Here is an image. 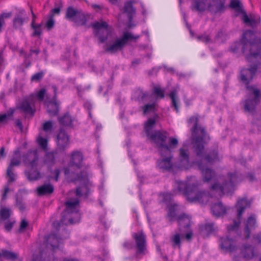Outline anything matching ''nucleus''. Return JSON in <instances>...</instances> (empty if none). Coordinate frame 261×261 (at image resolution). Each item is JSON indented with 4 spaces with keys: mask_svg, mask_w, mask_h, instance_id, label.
Listing matches in <instances>:
<instances>
[{
    "mask_svg": "<svg viewBox=\"0 0 261 261\" xmlns=\"http://www.w3.org/2000/svg\"><path fill=\"white\" fill-rule=\"evenodd\" d=\"M242 40L243 50L248 52L246 59L253 64L249 68H243L240 74L241 81L245 84L247 89L252 94L244 101V109L245 112L254 115L256 107L260 101V91L248 85L252 80L258 69L261 66V38L256 36L252 31H248L244 34Z\"/></svg>",
    "mask_w": 261,
    "mask_h": 261,
    "instance_id": "f257e3e1",
    "label": "nucleus"
},
{
    "mask_svg": "<svg viewBox=\"0 0 261 261\" xmlns=\"http://www.w3.org/2000/svg\"><path fill=\"white\" fill-rule=\"evenodd\" d=\"M200 185V181L194 176L188 177L185 181L176 180L174 186L173 194L169 192L161 193L159 195L160 200L164 202H169L173 195L179 193L184 195L191 202H206L208 200V194L204 191L198 190Z\"/></svg>",
    "mask_w": 261,
    "mask_h": 261,
    "instance_id": "f03ea898",
    "label": "nucleus"
},
{
    "mask_svg": "<svg viewBox=\"0 0 261 261\" xmlns=\"http://www.w3.org/2000/svg\"><path fill=\"white\" fill-rule=\"evenodd\" d=\"M194 148V152L199 159L197 164L201 171L203 181L206 182L215 181L216 178V173L213 170L208 168L206 163L213 164L219 162L222 157L215 150H209L207 148Z\"/></svg>",
    "mask_w": 261,
    "mask_h": 261,
    "instance_id": "7ed1b4c3",
    "label": "nucleus"
},
{
    "mask_svg": "<svg viewBox=\"0 0 261 261\" xmlns=\"http://www.w3.org/2000/svg\"><path fill=\"white\" fill-rule=\"evenodd\" d=\"M200 116L198 114L191 116L187 120L189 124H193L190 129L191 136L183 144V147H204L210 140V137L205 126L198 124Z\"/></svg>",
    "mask_w": 261,
    "mask_h": 261,
    "instance_id": "20e7f679",
    "label": "nucleus"
},
{
    "mask_svg": "<svg viewBox=\"0 0 261 261\" xmlns=\"http://www.w3.org/2000/svg\"><path fill=\"white\" fill-rule=\"evenodd\" d=\"M243 179L236 171L229 172L227 177H220L217 182L213 184L211 189L219 192V195L229 193L234 190L236 185Z\"/></svg>",
    "mask_w": 261,
    "mask_h": 261,
    "instance_id": "39448f33",
    "label": "nucleus"
},
{
    "mask_svg": "<svg viewBox=\"0 0 261 261\" xmlns=\"http://www.w3.org/2000/svg\"><path fill=\"white\" fill-rule=\"evenodd\" d=\"M193 3L191 6L193 10L202 12L205 10L207 3L208 0H193ZM225 0H211L208 4V10L213 14L216 15L222 13L225 11Z\"/></svg>",
    "mask_w": 261,
    "mask_h": 261,
    "instance_id": "423d86ee",
    "label": "nucleus"
},
{
    "mask_svg": "<svg viewBox=\"0 0 261 261\" xmlns=\"http://www.w3.org/2000/svg\"><path fill=\"white\" fill-rule=\"evenodd\" d=\"M65 204L66 210L63 213L61 223L68 225L79 222L81 218V215L79 212V200H69Z\"/></svg>",
    "mask_w": 261,
    "mask_h": 261,
    "instance_id": "0eeeda50",
    "label": "nucleus"
},
{
    "mask_svg": "<svg viewBox=\"0 0 261 261\" xmlns=\"http://www.w3.org/2000/svg\"><path fill=\"white\" fill-rule=\"evenodd\" d=\"M169 133L165 130H154L147 137L151 142L158 147L176 146L178 144L177 139L174 137L168 138Z\"/></svg>",
    "mask_w": 261,
    "mask_h": 261,
    "instance_id": "6e6552de",
    "label": "nucleus"
},
{
    "mask_svg": "<svg viewBox=\"0 0 261 261\" xmlns=\"http://www.w3.org/2000/svg\"><path fill=\"white\" fill-rule=\"evenodd\" d=\"M171 148H159V152L162 159L157 162V167L163 170L170 171L174 166L171 162L172 155Z\"/></svg>",
    "mask_w": 261,
    "mask_h": 261,
    "instance_id": "1a4fd4ad",
    "label": "nucleus"
},
{
    "mask_svg": "<svg viewBox=\"0 0 261 261\" xmlns=\"http://www.w3.org/2000/svg\"><path fill=\"white\" fill-rule=\"evenodd\" d=\"M94 29L96 36L98 37L100 43H104L107 39L111 32V28L107 22L100 20L91 24Z\"/></svg>",
    "mask_w": 261,
    "mask_h": 261,
    "instance_id": "9d476101",
    "label": "nucleus"
},
{
    "mask_svg": "<svg viewBox=\"0 0 261 261\" xmlns=\"http://www.w3.org/2000/svg\"><path fill=\"white\" fill-rule=\"evenodd\" d=\"M250 205V202L245 198H243L238 200L236 204L238 221H234L233 225L228 226L227 229L228 232L233 231L239 227L240 223V220L242 218V216L244 210L249 207Z\"/></svg>",
    "mask_w": 261,
    "mask_h": 261,
    "instance_id": "9b49d317",
    "label": "nucleus"
},
{
    "mask_svg": "<svg viewBox=\"0 0 261 261\" xmlns=\"http://www.w3.org/2000/svg\"><path fill=\"white\" fill-rule=\"evenodd\" d=\"M76 180H79L81 183V186L76 188V195L80 197H86L88 195L89 186L91 185L87 174L85 172L81 173V175L77 176Z\"/></svg>",
    "mask_w": 261,
    "mask_h": 261,
    "instance_id": "f8f14e48",
    "label": "nucleus"
},
{
    "mask_svg": "<svg viewBox=\"0 0 261 261\" xmlns=\"http://www.w3.org/2000/svg\"><path fill=\"white\" fill-rule=\"evenodd\" d=\"M132 237L135 240L138 249L137 255H144L146 253V236L142 232L134 233Z\"/></svg>",
    "mask_w": 261,
    "mask_h": 261,
    "instance_id": "ddd939ff",
    "label": "nucleus"
},
{
    "mask_svg": "<svg viewBox=\"0 0 261 261\" xmlns=\"http://www.w3.org/2000/svg\"><path fill=\"white\" fill-rule=\"evenodd\" d=\"M175 166L181 169H187L190 167L189 151L187 148H180L179 162Z\"/></svg>",
    "mask_w": 261,
    "mask_h": 261,
    "instance_id": "4468645a",
    "label": "nucleus"
},
{
    "mask_svg": "<svg viewBox=\"0 0 261 261\" xmlns=\"http://www.w3.org/2000/svg\"><path fill=\"white\" fill-rule=\"evenodd\" d=\"M38 156L36 150L29 151L27 153L23 150L22 161L26 164L30 165L32 168H34L37 165Z\"/></svg>",
    "mask_w": 261,
    "mask_h": 261,
    "instance_id": "2eb2a0df",
    "label": "nucleus"
},
{
    "mask_svg": "<svg viewBox=\"0 0 261 261\" xmlns=\"http://www.w3.org/2000/svg\"><path fill=\"white\" fill-rule=\"evenodd\" d=\"M220 246L221 249L225 252H233L237 249L235 240L228 237L220 239Z\"/></svg>",
    "mask_w": 261,
    "mask_h": 261,
    "instance_id": "dca6fc26",
    "label": "nucleus"
},
{
    "mask_svg": "<svg viewBox=\"0 0 261 261\" xmlns=\"http://www.w3.org/2000/svg\"><path fill=\"white\" fill-rule=\"evenodd\" d=\"M130 36L128 34H123L122 38L116 40L112 45L107 47L106 51L111 53H114L117 50L121 49L126 43L127 39Z\"/></svg>",
    "mask_w": 261,
    "mask_h": 261,
    "instance_id": "f3484780",
    "label": "nucleus"
},
{
    "mask_svg": "<svg viewBox=\"0 0 261 261\" xmlns=\"http://www.w3.org/2000/svg\"><path fill=\"white\" fill-rule=\"evenodd\" d=\"M14 168L15 167H14L8 165L6 173L7 176L8 177V184L5 187L4 193L2 196V200H5L7 198V194L10 190L9 185L16 180L17 175L14 172Z\"/></svg>",
    "mask_w": 261,
    "mask_h": 261,
    "instance_id": "a211bd4d",
    "label": "nucleus"
},
{
    "mask_svg": "<svg viewBox=\"0 0 261 261\" xmlns=\"http://www.w3.org/2000/svg\"><path fill=\"white\" fill-rule=\"evenodd\" d=\"M33 94H31L29 97L24 98L19 104L18 108L27 114H30L33 115L35 110L31 106V101L33 100Z\"/></svg>",
    "mask_w": 261,
    "mask_h": 261,
    "instance_id": "6ab92c4d",
    "label": "nucleus"
},
{
    "mask_svg": "<svg viewBox=\"0 0 261 261\" xmlns=\"http://www.w3.org/2000/svg\"><path fill=\"white\" fill-rule=\"evenodd\" d=\"M23 148H18L15 149L11 158L9 166L12 167H18L20 165L21 161H22V156L23 153Z\"/></svg>",
    "mask_w": 261,
    "mask_h": 261,
    "instance_id": "aec40b11",
    "label": "nucleus"
},
{
    "mask_svg": "<svg viewBox=\"0 0 261 261\" xmlns=\"http://www.w3.org/2000/svg\"><path fill=\"white\" fill-rule=\"evenodd\" d=\"M58 147H66L69 144V136L63 128H60L57 137Z\"/></svg>",
    "mask_w": 261,
    "mask_h": 261,
    "instance_id": "412c9836",
    "label": "nucleus"
},
{
    "mask_svg": "<svg viewBox=\"0 0 261 261\" xmlns=\"http://www.w3.org/2000/svg\"><path fill=\"white\" fill-rule=\"evenodd\" d=\"M26 19L25 11L21 10L15 14L13 20V25L15 29H20Z\"/></svg>",
    "mask_w": 261,
    "mask_h": 261,
    "instance_id": "4be33fe9",
    "label": "nucleus"
},
{
    "mask_svg": "<svg viewBox=\"0 0 261 261\" xmlns=\"http://www.w3.org/2000/svg\"><path fill=\"white\" fill-rule=\"evenodd\" d=\"M58 121L61 125L73 127V123L76 121V120L75 118L72 117L69 113H66L58 117Z\"/></svg>",
    "mask_w": 261,
    "mask_h": 261,
    "instance_id": "5701e85b",
    "label": "nucleus"
},
{
    "mask_svg": "<svg viewBox=\"0 0 261 261\" xmlns=\"http://www.w3.org/2000/svg\"><path fill=\"white\" fill-rule=\"evenodd\" d=\"M135 2L134 1H129L126 2L124 4V12L127 14L129 22L133 21V17L136 14V9L133 6V4Z\"/></svg>",
    "mask_w": 261,
    "mask_h": 261,
    "instance_id": "b1692460",
    "label": "nucleus"
},
{
    "mask_svg": "<svg viewBox=\"0 0 261 261\" xmlns=\"http://www.w3.org/2000/svg\"><path fill=\"white\" fill-rule=\"evenodd\" d=\"M47 112L50 116H57L59 113V103L57 100H51L47 103Z\"/></svg>",
    "mask_w": 261,
    "mask_h": 261,
    "instance_id": "393cba45",
    "label": "nucleus"
},
{
    "mask_svg": "<svg viewBox=\"0 0 261 261\" xmlns=\"http://www.w3.org/2000/svg\"><path fill=\"white\" fill-rule=\"evenodd\" d=\"M214 215L220 217L226 213L227 208L221 202L214 204L211 208Z\"/></svg>",
    "mask_w": 261,
    "mask_h": 261,
    "instance_id": "a878e982",
    "label": "nucleus"
},
{
    "mask_svg": "<svg viewBox=\"0 0 261 261\" xmlns=\"http://www.w3.org/2000/svg\"><path fill=\"white\" fill-rule=\"evenodd\" d=\"M46 243L47 245H50L54 251H55L59 247L60 244L62 243L61 239L58 238L57 235L55 234H49L46 239Z\"/></svg>",
    "mask_w": 261,
    "mask_h": 261,
    "instance_id": "bb28decb",
    "label": "nucleus"
},
{
    "mask_svg": "<svg viewBox=\"0 0 261 261\" xmlns=\"http://www.w3.org/2000/svg\"><path fill=\"white\" fill-rule=\"evenodd\" d=\"M241 254L245 259H252L255 255L254 248L251 245H244L241 249Z\"/></svg>",
    "mask_w": 261,
    "mask_h": 261,
    "instance_id": "cd10ccee",
    "label": "nucleus"
},
{
    "mask_svg": "<svg viewBox=\"0 0 261 261\" xmlns=\"http://www.w3.org/2000/svg\"><path fill=\"white\" fill-rule=\"evenodd\" d=\"M184 239V234L176 232L170 236V241L173 248H180L181 243Z\"/></svg>",
    "mask_w": 261,
    "mask_h": 261,
    "instance_id": "c85d7f7f",
    "label": "nucleus"
},
{
    "mask_svg": "<svg viewBox=\"0 0 261 261\" xmlns=\"http://www.w3.org/2000/svg\"><path fill=\"white\" fill-rule=\"evenodd\" d=\"M169 96L171 100V107L174 108L176 112H178L179 99L177 90L176 89L172 90L169 93Z\"/></svg>",
    "mask_w": 261,
    "mask_h": 261,
    "instance_id": "c756f323",
    "label": "nucleus"
},
{
    "mask_svg": "<svg viewBox=\"0 0 261 261\" xmlns=\"http://www.w3.org/2000/svg\"><path fill=\"white\" fill-rule=\"evenodd\" d=\"M255 227L256 219L254 216L252 215L248 218L246 223L245 231L246 233V239H248L249 237L251 230L254 228Z\"/></svg>",
    "mask_w": 261,
    "mask_h": 261,
    "instance_id": "7c9ffc66",
    "label": "nucleus"
},
{
    "mask_svg": "<svg viewBox=\"0 0 261 261\" xmlns=\"http://www.w3.org/2000/svg\"><path fill=\"white\" fill-rule=\"evenodd\" d=\"M179 225L181 227H188L190 225L191 217L185 214L179 215L177 218Z\"/></svg>",
    "mask_w": 261,
    "mask_h": 261,
    "instance_id": "2f4dec72",
    "label": "nucleus"
},
{
    "mask_svg": "<svg viewBox=\"0 0 261 261\" xmlns=\"http://www.w3.org/2000/svg\"><path fill=\"white\" fill-rule=\"evenodd\" d=\"M53 191L54 187L51 184H44L37 188V192L39 195L49 194Z\"/></svg>",
    "mask_w": 261,
    "mask_h": 261,
    "instance_id": "473e14b6",
    "label": "nucleus"
},
{
    "mask_svg": "<svg viewBox=\"0 0 261 261\" xmlns=\"http://www.w3.org/2000/svg\"><path fill=\"white\" fill-rule=\"evenodd\" d=\"M155 123L156 121L154 118H149L145 123L144 130L147 137L153 132L152 128L154 127Z\"/></svg>",
    "mask_w": 261,
    "mask_h": 261,
    "instance_id": "72a5a7b5",
    "label": "nucleus"
},
{
    "mask_svg": "<svg viewBox=\"0 0 261 261\" xmlns=\"http://www.w3.org/2000/svg\"><path fill=\"white\" fill-rule=\"evenodd\" d=\"M83 159V155L80 152H74L72 154L71 163L73 165L80 168L82 166Z\"/></svg>",
    "mask_w": 261,
    "mask_h": 261,
    "instance_id": "f704fd0d",
    "label": "nucleus"
},
{
    "mask_svg": "<svg viewBox=\"0 0 261 261\" xmlns=\"http://www.w3.org/2000/svg\"><path fill=\"white\" fill-rule=\"evenodd\" d=\"M87 18L81 10L77 14L73 22L78 25H84L87 23Z\"/></svg>",
    "mask_w": 261,
    "mask_h": 261,
    "instance_id": "c9c22d12",
    "label": "nucleus"
},
{
    "mask_svg": "<svg viewBox=\"0 0 261 261\" xmlns=\"http://www.w3.org/2000/svg\"><path fill=\"white\" fill-rule=\"evenodd\" d=\"M79 11L80 10H77L72 6L68 7L65 14L66 19L73 21Z\"/></svg>",
    "mask_w": 261,
    "mask_h": 261,
    "instance_id": "e433bc0d",
    "label": "nucleus"
},
{
    "mask_svg": "<svg viewBox=\"0 0 261 261\" xmlns=\"http://www.w3.org/2000/svg\"><path fill=\"white\" fill-rule=\"evenodd\" d=\"M248 31H251V30H248V31H246L244 33L243 36V38L241 40V42L240 43L236 42V43H234L233 45H232L230 46V47L229 48V50H230V51L231 52H232L233 53H237V51H238V50L239 49V48L240 47L241 45H242V51L243 52V53L245 54L246 56L248 54V52H246V51L244 52V50H243V44L242 43V40L245 38H244V34H245V33H246ZM252 32L256 36L259 37L260 38V37L259 36L256 35L252 31Z\"/></svg>",
    "mask_w": 261,
    "mask_h": 261,
    "instance_id": "4c0bfd02",
    "label": "nucleus"
},
{
    "mask_svg": "<svg viewBox=\"0 0 261 261\" xmlns=\"http://www.w3.org/2000/svg\"><path fill=\"white\" fill-rule=\"evenodd\" d=\"M229 7L240 13L244 14L245 12L243 11L242 5L239 0H231L229 4Z\"/></svg>",
    "mask_w": 261,
    "mask_h": 261,
    "instance_id": "58836bf2",
    "label": "nucleus"
},
{
    "mask_svg": "<svg viewBox=\"0 0 261 261\" xmlns=\"http://www.w3.org/2000/svg\"><path fill=\"white\" fill-rule=\"evenodd\" d=\"M3 256L7 259L14 260L17 258L18 255L13 252H11L6 250H2L0 251V257Z\"/></svg>",
    "mask_w": 261,
    "mask_h": 261,
    "instance_id": "ea45409f",
    "label": "nucleus"
},
{
    "mask_svg": "<svg viewBox=\"0 0 261 261\" xmlns=\"http://www.w3.org/2000/svg\"><path fill=\"white\" fill-rule=\"evenodd\" d=\"M42 149V151L46 153L45 158V162L46 163L53 164L55 163V160L56 158V153L54 152H47V148H41Z\"/></svg>",
    "mask_w": 261,
    "mask_h": 261,
    "instance_id": "a19ab883",
    "label": "nucleus"
},
{
    "mask_svg": "<svg viewBox=\"0 0 261 261\" xmlns=\"http://www.w3.org/2000/svg\"><path fill=\"white\" fill-rule=\"evenodd\" d=\"M156 105L155 102L147 103L142 107L144 115H146L151 112H155L156 111Z\"/></svg>",
    "mask_w": 261,
    "mask_h": 261,
    "instance_id": "79ce46f5",
    "label": "nucleus"
},
{
    "mask_svg": "<svg viewBox=\"0 0 261 261\" xmlns=\"http://www.w3.org/2000/svg\"><path fill=\"white\" fill-rule=\"evenodd\" d=\"M26 175L30 180H36L41 178L40 173L32 168L30 171L26 173Z\"/></svg>",
    "mask_w": 261,
    "mask_h": 261,
    "instance_id": "37998d69",
    "label": "nucleus"
},
{
    "mask_svg": "<svg viewBox=\"0 0 261 261\" xmlns=\"http://www.w3.org/2000/svg\"><path fill=\"white\" fill-rule=\"evenodd\" d=\"M243 20L245 23L249 24L253 27H255L258 23L257 20L253 18L252 16H250V18H249L246 12L243 14Z\"/></svg>",
    "mask_w": 261,
    "mask_h": 261,
    "instance_id": "c03bdc74",
    "label": "nucleus"
},
{
    "mask_svg": "<svg viewBox=\"0 0 261 261\" xmlns=\"http://www.w3.org/2000/svg\"><path fill=\"white\" fill-rule=\"evenodd\" d=\"M11 214V210L7 207H2L0 210V218L3 220L9 218Z\"/></svg>",
    "mask_w": 261,
    "mask_h": 261,
    "instance_id": "a18cd8bd",
    "label": "nucleus"
},
{
    "mask_svg": "<svg viewBox=\"0 0 261 261\" xmlns=\"http://www.w3.org/2000/svg\"><path fill=\"white\" fill-rule=\"evenodd\" d=\"M14 111L10 109L7 113L0 115V123H6L9 117L13 116Z\"/></svg>",
    "mask_w": 261,
    "mask_h": 261,
    "instance_id": "49530a36",
    "label": "nucleus"
},
{
    "mask_svg": "<svg viewBox=\"0 0 261 261\" xmlns=\"http://www.w3.org/2000/svg\"><path fill=\"white\" fill-rule=\"evenodd\" d=\"M226 34L222 30L218 32L214 38V42H223L226 39Z\"/></svg>",
    "mask_w": 261,
    "mask_h": 261,
    "instance_id": "de8ad7c7",
    "label": "nucleus"
},
{
    "mask_svg": "<svg viewBox=\"0 0 261 261\" xmlns=\"http://www.w3.org/2000/svg\"><path fill=\"white\" fill-rule=\"evenodd\" d=\"M197 39L206 44L213 42L211 36L207 34L206 33H204L201 35L197 36Z\"/></svg>",
    "mask_w": 261,
    "mask_h": 261,
    "instance_id": "09e8293b",
    "label": "nucleus"
},
{
    "mask_svg": "<svg viewBox=\"0 0 261 261\" xmlns=\"http://www.w3.org/2000/svg\"><path fill=\"white\" fill-rule=\"evenodd\" d=\"M16 205L21 212H23L26 209V204L22 197H16Z\"/></svg>",
    "mask_w": 261,
    "mask_h": 261,
    "instance_id": "8fccbe9b",
    "label": "nucleus"
},
{
    "mask_svg": "<svg viewBox=\"0 0 261 261\" xmlns=\"http://www.w3.org/2000/svg\"><path fill=\"white\" fill-rule=\"evenodd\" d=\"M136 94L137 95L138 100L143 101L148 96V93L147 92L143 91L141 89H138L136 91Z\"/></svg>",
    "mask_w": 261,
    "mask_h": 261,
    "instance_id": "3c124183",
    "label": "nucleus"
},
{
    "mask_svg": "<svg viewBox=\"0 0 261 261\" xmlns=\"http://www.w3.org/2000/svg\"><path fill=\"white\" fill-rule=\"evenodd\" d=\"M44 75V72L42 71L36 73L31 77L32 82H39L42 79Z\"/></svg>",
    "mask_w": 261,
    "mask_h": 261,
    "instance_id": "603ef678",
    "label": "nucleus"
},
{
    "mask_svg": "<svg viewBox=\"0 0 261 261\" xmlns=\"http://www.w3.org/2000/svg\"><path fill=\"white\" fill-rule=\"evenodd\" d=\"M176 204H174L173 206H171L169 207V212L168 214V218L170 221H172L176 216L175 214V206H177Z\"/></svg>",
    "mask_w": 261,
    "mask_h": 261,
    "instance_id": "864d4df0",
    "label": "nucleus"
},
{
    "mask_svg": "<svg viewBox=\"0 0 261 261\" xmlns=\"http://www.w3.org/2000/svg\"><path fill=\"white\" fill-rule=\"evenodd\" d=\"M204 230L208 233H211L216 230L213 223H208L205 224L204 227Z\"/></svg>",
    "mask_w": 261,
    "mask_h": 261,
    "instance_id": "5fc2aeb1",
    "label": "nucleus"
},
{
    "mask_svg": "<svg viewBox=\"0 0 261 261\" xmlns=\"http://www.w3.org/2000/svg\"><path fill=\"white\" fill-rule=\"evenodd\" d=\"M165 91L162 89L160 87L155 86L153 88V93L158 97L163 98L165 97Z\"/></svg>",
    "mask_w": 261,
    "mask_h": 261,
    "instance_id": "6e6d98bb",
    "label": "nucleus"
},
{
    "mask_svg": "<svg viewBox=\"0 0 261 261\" xmlns=\"http://www.w3.org/2000/svg\"><path fill=\"white\" fill-rule=\"evenodd\" d=\"M43 130L46 133H50L53 129V123L51 121L45 122L42 127Z\"/></svg>",
    "mask_w": 261,
    "mask_h": 261,
    "instance_id": "4d7b16f0",
    "label": "nucleus"
},
{
    "mask_svg": "<svg viewBox=\"0 0 261 261\" xmlns=\"http://www.w3.org/2000/svg\"><path fill=\"white\" fill-rule=\"evenodd\" d=\"M55 25V20L54 19V17H53V16H49V18H48L45 27L47 28V30L50 31L51 30Z\"/></svg>",
    "mask_w": 261,
    "mask_h": 261,
    "instance_id": "13d9d810",
    "label": "nucleus"
},
{
    "mask_svg": "<svg viewBox=\"0 0 261 261\" xmlns=\"http://www.w3.org/2000/svg\"><path fill=\"white\" fill-rule=\"evenodd\" d=\"M31 27L34 30V32L33 33L32 35V36H39L42 34L41 30L35 28L34 20H32Z\"/></svg>",
    "mask_w": 261,
    "mask_h": 261,
    "instance_id": "bf43d9fd",
    "label": "nucleus"
},
{
    "mask_svg": "<svg viewBox=\"0 0 261 261\" xmlns=\"http://www.w3.org/2000/svg\"><path fill=\"white\" fill-rule=\"evenodd\" d=\"M37 140L40 147H47L48 140L46 138L39 136Z\"/></svg>",
    "mask_w": 261,
    "mask_h": 261,
    "instance_id": "052dcab7",
    "label": "nucleus"
},
{
    "mask_svg": "<svg viewBox=\"0 0 261 261\" xmlns=\"http://www.w3.org/2000/svg\"><path fill=\"white\" fill-rule=\"evenodd\" d=\"M46 93V90L45 88H41L36 94L37 99L40 101H43Z\"/></svg>",
    "mask_w": 261,
    "mask_h": 261,
    "instance_id": "680f3d73",
    "label": "nucleus"
},
{
    "mask_svg": "<svg viewBox=\"0 0 261 261\" xmlns=\"http://www.w3.org/2000/svg\"><path fill=\"white\" fill-rule=\"evenodd\" d=\"M28 226V222L25 219H22L21 221L19 227V231L24 230Z\"/></svg>",
    "mask_w": 261,
    "mask_h": 261,
    "instance_id": "e2e57ef3",
    "label": "nucleus"
},
{
    "mask_svg": "<svg viewBox=\"0 0 261 261\" xmlns=\"http://www.w3.org/2000/svg\"><path fill=\"white\" fill-rule=\"evenodd\" d=\"M11 16V13H3L0 14V20L3 22H5V19L8 18Z\"/></svg>",
    "mask_w": 261,
    "mask_h": 261,
    "instance_id": "0e129e2a",
    "label": "nucleus"
},
{
    "mask_svg": "<svg viewBox=\"0 0 261 261\" xmlns=\"http://www.w3.org/2000/svg\"><path fill=\"white\" fill-rule=\"evenodd\" d=\"M61 11V9L60 7L55 8L51 10V14L50 16H53L54 17V15L55 14H59Z\"/></svg>",
    "mask_w": 261,
    "mask_h": 261,
    "instance_id": "69168bd1",
    "label": "nucleus"
},
{
    "mask_svg": "<svg viewBox=\"0 0 261 261\" xmlns=\"http://www.w3.org/2000/svg\"><path fill=\"white\" fill-rule=\"evenodd\" d=\"M52 88L54 90V96L53 97V98L52 99H53L54 100H57V90H58V88L57 87V86L56 85H53L52 86Z\"/></svg>",
    "mask_w": 261,
    "mask_h": 261,
    "instance_id": "338daca9",
    "label": "nucleus"
},
{
    "mask_svg": "<svg viewBox=\"0 0 261 261\" xmlns=\"http://www.w3.org/2000/svg\"><path fill=\"white\" fill-rule=\"evenodd\" d=\"M13 223L12 222H6L5 224V228L6 231H9L13 227Z\"/></svg>",
    "mask_w": 261,
    "mask_h": 261,
    "instance_id": "774afa93",
    "label": "nucleus"
}]
</instances>
